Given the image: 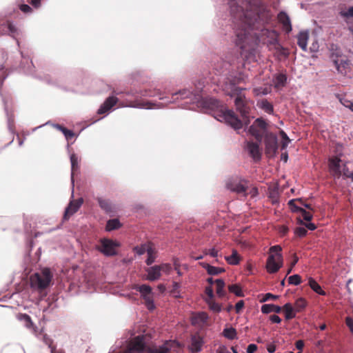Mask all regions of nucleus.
I'll return each mask as SVG.
<instances>
[{
    "mask_svg": "<svg viewBox=\"0 0 353 353\" xmlns=\"http://www.w3.org/2000/svg\"><path fill=\"white\" fill-rule=\"evenodd\" d=\"M243 88L233 86L231 92L229 94L231 97H234V103L236 110L241 113L243 118L241 121L234 114L232 110H227L221 108L220 110V114L215 117V118L221 121H224L227 124L230 125L234 130L241 129L243 127V122L245 125L250 123L248 119V113L250 107L248 105L249 101L246 99L245 95L242 93Z\"/></svg>",
    "mask_w": 353,
    "mask_h": 353,
    "instance_id": "nucleus-1",
    "label": "nucleus"
},
{
    "mask_svg": "<svg viewBox=\"0 0 353 353\" xmlns=\"http://www.w3.org/2000/svg\"><path fill=\"white\" fill-rule=\"evenodd\" d=\"M231 10L234 18H239L240 21L241 30H236V45L242 50V52L253 50L257 44V41L251 34L250 30L254 21L257 19L258 15L252 11H244L239 8H236V12H234L233 6H231Z\"/></svg>",
    "mask_w": 353,
    "mask_h": 353,
    "instance_id": "nucleus-2",
    "label": "nucleus"
},
{
    "mask_svg": "<svg viewBox=\"0 0 353 353\" xmlns=\"http://www.w3.org/2000/svg\"><path fill=\"white\" fill-rule=\"evenodd\" d=\"M179 97L181 99H190L192 103L196 102L199 106L202 107L205 110H214L220 107V102L216 99L212 98L200 99L199 95L194 94L188 90H183L172 95L174 99H178Z\"/></svg>",
    "mask_w": 353,
    "mask_h": 353,
    "instance_id": "nucleus-3",
    "label": "nucleus"
},
{
    "mask_svg": "<svg viewBox=\"0 0 353 353\" xmlns=\"http://www.w3.org/2000/svg\"><path fill=\"white\" fill-rule=\"evenodd\" d=\"M281 251L282 248L279 245L270 248L265 265L266 270L268 273H276L283 267V258Z\"/></svg>",
    "mask_w": 353,
    "mask_h": 353,
    "instance_id": "nucleus-4",
    "label": "nucleus"
},
{
    "mask_svg": "<svg viewBox=\"0 0 353 353\" xmlns=\"http://www.w3.org/2000/svg\"><path fill=\"white\" fill-rule=\"evenodd\" d=\"M52 277L50 269L45 268L40 272L31 275L30 278L31 287L37 290H43L49 285Z\"/></svg>",
    "mask_w": 353,
    "mask_h": 353,
    "instance_id": "nucleus-5",
    "label": "nucleus"
},
{
    "mask_svg": "<svg viewBox=\"0 0 353 353\" xmlns=\"http://www.w3.org/2000/svg\"><path fill=\"white\" fill-rule=\"evenodd\" d=\"M330 59L333 61L337 71L342 74H345L349 69V61L345 56H343L341 52L336 49H332L330 54Z\"/></svg>",
    "mask_w": 353,
    "mask_h": 353,
    "instance_id": "nucleus-6",
    "label": "nucleus"
},
{
    "mask_svg": "<svg viewBox=\"0 0 353 353\" xmlns=\"http://www.w3.org/2000/svg\"><path fill=\"white\" fill-rule=\"evenodd\" d=\"M172 266L170 263H162L159 265H154L146 269L147 277L146 279L149 281L158 280L161 274L168 275L172 272Z\"/></svg>",
    "mask_w": 353,
    "mask_h": 353,
    "instance_id": "nucleus-7",
    "label": "nucleus"
},
{
    "mask_svg": "<svg viewBox=\"0 0 353 353\" xmlns=\"http://www.w3.org/2000/svg\"><path fill=\"white\" fill-rule=\"evenodd\" d=\"M133 288L140 292L141 297L144 299L147 308L150 310H154L155 305L151 287L148 285H135Z\"/></svg>",
    "mask_w": 353,
    "mask_h": 353,
    "instance_id": "nucleus-8",
    "label": "nucleus"
},
{
    "mask_svg": "<svg viewBox=\"0 0 353 353\" xmlns=\"http://www.w3.org/2000/svg\"><path fill=\"white\" fill-rule=\"evenodd\" d=\"M183 345L175 340L166 341L161 346L151 350L152 353H170L180 352L183 349Z\"/></svg>",
    "mask_w": 353,
    "mask_h": 353,
    "instance_id": "nucleus-9",
    "label": "nucleus"
},
{
    "mask_svg": "<svg viewBox=\"0 0 353 353\" xmlns=\"http://www.w3.org/2000/svg\"><path fill=\"white\" fill-rule=\"evenodd\" d=\"M265 128V122L261 119H257L249 128L248 133L253 136L259 142H261L263 132Z\"/></svg>",
    "mask_w": 353,
    "mask_h": 353,
    "instance_id": "nucleus-10",
    "label": "nucleus"
},
{
    "mask_svg": "<svg viewBox=\"0 0 353 353\" xmlns=\"http://www.w3.org/2000/svg\"><path fill=\"white\" fill-rule=\"evenodd\" d=\"M119 246L120 244L119 242L104 239L101 240V247L99 250L105 256H114L117 254L116 248Z\"/></svg>",
    "mask_w": 353,
    "mask_h": 353,
    "instance_id": "nucleus-11",
    "label": "nucleus"
},
{
    "mask_svg": "<svg viewBox=\"0 0 353 353\" xmlns=\"http://www.w3.org/2000/svg\"><path fill=\"white\" fill-rule=\"evenodd\" d=\"M226 187L230 191L236 193H243L246 191V181L238 177L229 179L226 183Z\"/></svg>",
    "mask_w": 353,
    "mask_h": 353,
    "instance_id": "nucleus-12",
    "label": "nucleus"
},
{
    "mask_svg": "<svg viewBox=\"0 0 353 353\" xmlns=\"http://www.w3.org/2000/svg\"><path fill=\"white\" fill-rule=\"evenodd\" d=\"M204 343V339L202 336L197 333L192 334L190 337L188 349L191 353L200 352L203 350Z\"/></svg>",
    "mask_w": 353,
    "mask_h": 353,
    "instance_id": "nucleus-13",
    "label": "nucleus"
},
{
    "mask_svg": "<svg viewBox=\"0 0 353 353\" xmlns=\"http://www.w3.org/2000/svg\"><path fill=\"white\" fill-rule=\"evenodd\" d=\"M265 153L270 157L276 154L277 150V137L272 133H269L265 137Z\"/></svg>",
    "mask_w": 353,
    "mask_h": 353,
    "instance_id": "nucleus-14",
    "label": "nucleus"
},
{
    "mask_svg": "<svg viewBox=\"0 0 353 353\" xmlns=\"http://www.w3.org/2000/svg\"><path fill=\"white\" fill-rule=\"evenodd\" d=\"M260 143L252 141H247L245 145V149L250 155V157L255 161H259L261 157V150L260 148Z\"/></svg>",
    "mask_w": 353,
    "mask_h": 353,
    "instance_id": "nucleus-15",
    "label": "nucleus"
},
{
    "mask_svg": "<svg viewBox=\"0 0 353 353\" xmlns=\"http://www.w3.org/2000/svg\"><path fill=\"white\" fill-rule=\"evenodd\" d=\"M341 161L339 157H333L329 159V170L335 179H339L342 175Z\"/></svg>",
    "mask_w": 353,
    "mask_h": 353,
    "instance_id": "nucleus-16",
    "label": "nucleus"
},
{
    "mask_svg": "<svg viewBox=\"0 0 353 353\" xmlns=\"http://www.w3.org/2000/svg\"><path fill=\"white\" fill-rule=\"evenodd\" d=\"M130 350L136 352H143L145 350V336L139 335L136 336L130 343Z\"/></svg>",
    "mask_w": 353,
    "mask_h": 353,
    "instance_id": "nucleus-17",
    "label": "nucleus"
},
{
    "mask_svg": "<svg viewBox=\"0 0 353 353\" xmlns=\"http://www.w3.org/2000/svg\"><path fill=\"white\" fill-rule=\"evenodd\" d=\"M83 203V199H79L76 201H71L64 214V219H68L71 215L75 213Z\"/></svg>",
    "mask_w": 353,
    "mask_h": 353,
    "instance_id": "nucleus-18",
    "label": "nucleus"
},
{
    "mask_svg": "<svg viewBox=\"0 0 353 353\" xmlns=\"http://www.w3.org/2000/svg\"><path fill=\"white\" fill-rule=\"evenodd\" d=\"M118 99L115 97H108L104 103L100 106L99 108L97 113L99 114L106 113L108 112L116 103H117Z\"/></svg>",
    "mask_w": 353,
    "mask_h": 353,
    "instance_id": "nucleus-19",
    "label": "nucleus"
},
{
    "mask_svg": "<svg viewBox=\"0 0 353 353\" xmlns=\"http://www.w3.org/2000/svg\"><path fill=\"white\" fill-rule=\"evenodd\" d=\"M340 16L343 19L345 22L349 26V29L352 30L353 25V6L342 10L340 12Z\"/></svg>",
    "mask_w": 353,
    "mask_h": 353,
    "instance_id": "nucleus-20",
    "label": "nucleus"
},
{
    "mask_svg": "<svg viewBox=\"0 0 353 353\" xmlns=\"http://www.w3.org/2000/svg\"><path fill=\"white\" fill-rule=\"evenodd\" d=\"M208 315L205 312H200L194 314L192 316V323L193 325H202L205 324L208 320Z\"/></svg>",
    "mask_w": 353,
    "mask_h": 353,
    "instance_id": "nucleus-21",
    "label": "nucleus"
},
{
    "mask_svg": "<svg viewBox=\"0 0 353 353\" xmlns=\"http://www.w3.org/2000/svg\"><path fill=\"white\" fill-rule=\"evenodd\" d=\"M278 20L281 23H282L283 28L286 32H290L292 30L290 19L285 12H281L278 14Z\"/></svg>",
    "mask_w": 353,
    "mask_h": 353,
    "instance_id": "nucleus-22",
    "label": "nucleus"
},
{
    "mask_svg": "<svg viewBox=\"0 0 353 353\" xmlns=\"http://www.w3.org/2000/svg\"><path fill=\"white\" fill-rule=\"evenodd\" d=\"M308 39L309 32L307 30L300 32L297 36V43L303 51H307Z\"/></svg>",
    "mask_w": 353,
    "mask_h": 353,
    "instance_id": "nucleus-23",
    "label": "nucleus"
},
{
    "mask_svg": "<svg viewBox=\"0 0 353 353\" xmlns=\"http://www.w3.org/2000/svg\"><path fill=\"white\" fill-rule=\"evenodd\" d=\"M199 265L205 268L210 275H218L223 272L225 269L219 267L212 266L206 262H200Z\"/></svg>",
    "mask_w": 353,
    "mask_h": 353,
    "instance_id": "nucleus-24",
    "label": "nucleus"
},
{
    "mask_svg": "<svg viewBox=\"0 0 353 353\" xmlns=\"http://www.w3.org/2000/svg\"><path fill=\"white\" fill-rule=\"evenodd\" d=\"M220 248L213 247L204 249L203 252L204 255H209L211 257L214 258V261L219 263V258L222 256V254L220 253Z\"/></svg>",
    "mask_w": 353,
    "mask_h": 353,
    "instance_id": "nucleus-25",
    "label": "nucleus"
},
{
    "mask_svg": "<svg viewBox=\"0 0 353 353\" xmlns=\"http://www.w3.org/2000/svg\"><path fill=\"white\" fill-rule=\"evenodd\" d=\"M225 260L227 263L231 265H236L239 263L241 261V256H239L238 252L236 250H232V254L230 256H225Z\"/></svg>",
    "mask_w": 353,
    "mask_h": 353,
    "instance_id": "nucleus-26",
    "label": "nucleus"
},
{
    "mask_svg": "<svg viewBox=\"0 0 353 353\" xmlns=\"http://www.w3.org/2000/svg\"><path fill=\"white\" fill-rule=\"evenodd\" d=\"M283 310L285 313V317L287 320L292 319L296 316V312H297L291 303H285L283 307Z\"/></svg>",
    "mask_w": 353,
    "mask_h": 353,
    "instance_id": "nucleus-27",
    "label": "nucleus"
},
{
    "mask_svg": "<svg viewBox=\"0 0 353 353\" xmlns=\"http://www.w3.org/2000/svg\"><path fill=\"white\" fill-rule=\"evenodd\" d=\"M70 163H71V180L72 186L74 185V173L79 170V159L75 154L70 155Z\"/></svg>",
    "mask_w": 353,
    "mask_h": 353,
    "instance_id": "nucleus-28",
    "label": "nucleus"
},
{
    "mask_svg": "<svg viewBox=\"0 0 353 353\" xmlns=\"http://www.w3.org/2000/svg\"><path fill=\"white\" fill-rule=\"evenodd\" d=\"M281 309L280 306L274 304H264L261 306V312L263 314H269L271 312L278 314L281 312Z\"/></svg>",
    "mask_w": 353,
    "mask_h": 353,
    "instance_id": "nucleus-29",
    "label": "nucleus"
},
{
    "mask_svg": "<svg viewBox=\"0 0 353 353\" xmlns=\"http://www.w3.org/2000/svg\"><path fill=\"white\" fill-rule=\"evenodd\" d=\"M205 301L212 312L214 313H219L222 310V305L216 302L214 298L211 299H205Z\"/></svg>",
    "mask_w": 353,
    "mask_h": 353,
    "instance_id": "nucleus-30",
    "label": "nucleus"
},
{
    "mask_svg": "<svg viewBox=\"0 0 353 353\" xmlns=\"http://www.w3.org/2000/svg\"><path fill=\"white\" fill-rule=\"evenodd\" d=\"M216 293L219 298H223L225 296V291L224 290L225 283L222 279H216Z\"/></svg>",
    "mask_w": 353,
    "mask_h": 353,
    "instance_id": "nucleus-31",
    "label": "nucleus"
},
{
    "mask_svg": "<svg viewBox=\"0 0 353 353\" xmlns=\"http://www.w3.org/2000/svg\"><path fill=\"white\" fill-rule=\"evenodd\" d=\"M308 285L316 293L320 295H325V291L321 289L320 285L311 277L308 279Z\"/></svg>",
    "mask_w": 353,
    "mask_h": 353,
    "instance_id": "nucleus-32",
    "label": "nucleus"
},
{
    "mask_svg": "<svg viewBox=\"0 0 353 353\" xmlns=\"http://www.w3.org/2000/svg\"><path fill=\"white\" fill-rule=\"evenodd\" d=\"M125 106L137 108H144V109L154 108L153 105L148 101H147V102H139V101L132 102L129 104L125 105Z\"/></svg>",
    "mask_w": 353,
    "mask_h": 353,
    "instance_id": "nucleus-33",
    "label": "nucleus"
},
{
    "mask_svg": "<svg viewBox=\"0 0 353 353\" xmlns=\"http://www.w3.org/2000/svg\"><path fill=\"white\" fill-rule=\"evenodd\" d=\"M223 335L228 339L233 340L236 339L237 332L236 329L232 327H225L223 330Z\"/></svg>",
    "mask_w": 353,
    "mask_h": 353,
    "instance_id": "nucleus-34",
    "label": "nucleus"
},
{
    "mask_svg": "<svg viewBox=\"0 0 353 353\" xmlns=\"http://www.w3.org/2000/svg\"><path fill=\"white\" fill-rule=\"evenodd\" d=\"M258 106L268 114H272L273 112V106L267 100H262L259 102Z\"/></svg>",
    "mask_w": 353,
    "mask_h": 353,
    "instance_id": "nucleus-35",
    "label": "nucleus"
},
{
    "mask_svg": "<svg viewBox=\"0 0 353 353\" xmlns=\"http://www.w3.org/2000/svg\"><path fill=\"white\" fill-rule=\"evenodd\" d=\"M147 256L146 263L151 265L154 262L157 256L155 250L151 246L147 248Z\"/></svg>",
    "mask_w": 353,
    "mask_h": 353,
    "instance_id": "nucleus-36",
    "label": "nucleus"
},
{
    "mask_svg": "<svg viewBox=\"0 0 353 353\" xmlns=\"http://www.w3.org/2000/svg\"><path fill=\"white\" fill-rule=\"evenodd\" d=\"M98 201L100 207L107 212H112V206L111 203L108 201L103 199H98Z\"/></svg>",
    "mask_w": 353,
    "mask_h": 353,
    "instance_id": "nucleus-37",
    "label": "nucleus"
},
{
    "mask_svg": "<svg viewBox=\"0 0 353 353\" xmlns=\"http://www.w3.org/2000/svg\"><path fill=\"white\" fill-rule=\"evenodd\" d=\"M230 292L234 294L237 296H243L244 294L242 292L241 288L237 284H233L228 286Z\"/></svg>",
    "mask_w": 353,
    "mask_h": 353,
    "instance_id": "nucleus-38",
    "label": "nucleus"
},
{
    "mask_svg": "<svg viewBox=\"0 0 353 353\" xmlns=\"http://www.w3.org/2000/svg\"><path fill=\"white\" fill-rule=\"evenodd\" d=\"M120 222L119 221L118 219H111V220H109L108 222H107V224H106V230L107 231H111V230H115V229H117L120 227Z\"/></svg>",
    "mask_w": 353,
    "mask_h": 353,
    "instance_id": "nucleus-39",
    "label": "nucleus"
},
{
    "mask_svg": "<svg viewBox=\"0 0 353 353\" xmlns=\"http://www.w3.org/2000/svg\"><path fill=\"white\" fill-rule=\"evenodd\" d=\"M306 305H307V302L305 299L299 298L296 301L294 307L297 312H299L302 311L306 307Z\"/></svg>",
    "mask_w": 353,
    "mask_h": 353,
    "instance_id": "nucleus-40",
    "label": "nucleus"
},
{
    "mask_svg": "<svg viewBox=\"0 0 353 353\" xmlns=\"http://www.w3.org/2000/svg\"><path fill=\"white\" fill-rule=\"evenodd\" d=\"M280 135L281 137V150H285L291 142V140L283 130L280 131Z\"/></svg>",
    "mask_w": 353,
    "mask_h": 353,
    "instance_id": "nucleus-41",
    "label": "nucleus"
},
{
    "mask_svg": "<svg viewBox=\"0 0 353 353\" xmlns=\"http://www.w3.org/2000/svg\"><path fill=\"white\" fill-rule=\"evenodd\" d=\"M287 77L283 74H278L275 78L274 84L276 87L283 86L286 82Z\"/></svg>",
    "mask_w": 353,
    "mask_h": 353,
    "instance_id": "nucleus-42",
    "label": "nucleus"
},
{
    "mask_svg": "<svg viewBox=\"0 0 353 353\" xmlns=\"http://www.w3.org/2000/svg\"><path fill=\"white\" fill-rule=\"evenodd\" d=\"M19 319L21 321H23L26 327H27L28 328H30L32 327V322L31 321L30 317L28 314H20L19 316Z\"/></svg>",
    "mask_w": 353,
    "mask_h": 353,
    "instance_id": "nucleus-43",
    "label": "nucleus"
},
{
    "mask_svg": "<svg viewBox=\"0 0 353 353\" xmlns=\"http://www.w3.org/2000/svg\"><path fill=\"white\" fill-rule=\"evenodd\" d=\"M288 282L290 285H298L301 283V278L299 274H294L289 276Z\"/></svg>",
    "mask_w": 353,
    "mask_h": 353,
    "instance_id": "nucleus-44",
    "label": "nucleus"
},
{
    "mask_svg": "<svg viewBox=\"0 0 353 353\" xmlns=\"http://www.w3.org/2000/svg\"><path fill=\"white\" fill-rule=\"evenodd\" d=\"M180 288L181 285L179 283L174 281L172 283V289L171 293L174 297H180Z\"/></svg>",
    "mask_w": 353,
    "mask_h": 353,
    "instance_id": "nucleus-45",
    "label": "nucleus"
},
{
    "mask_svg": "<svg viewBox=\"0 0 353 353\" xmlns=\"http://www.w3.org/2000/svg\"><path fill=\"white\" fill-rule=\"evenodd\" d=\"M340 102L343 106L353 112V101L349 100L346 97H343L340 99Z\"/></svg>",
    "mask_w": 353,
    "mask_h": 353,
    "instance_id": "nucleus-46",
    "label": "nucleus"
},
{
    "mask_svg": "<svg viewBox=\"0 0 353 353\" xmlns=\"http://www.w3.org/2000/svg\"><path fill=\"white\" fill-rule=\"evenodd\" d=\"M55 127L60 130L68 139L72 138L74 136V134L71 130H67L66 128L61 127L59 125H56Z\"/></svg>",
    "mask_w": 353,
    "mask_h": 353,
    "instance_id": "nucleus-47",
    "label": "nucleus"
},
{
    "mask_svg": "<svg viewBox=\"0 0 353 353\" xmlns=\"http://www.w3.org/2000/svg\"><path fill=\"white\" fill-rule=\"evenodd\" d=\"M150 247V245H141V246L136 247L134 250L139 255H142L145 252L147 253V248Z\"/></svg>",
    "mask_w": 353,
    "mask_h": 353,
    "instance_id": "nucleus-48",
    "label": "nucleus"
},
{
    "mask_svg": "<svg viewBox=\"0 0 353 353\" xmlns=\"http://www.w3.org/2000/svg\"><path fill=\"white\" fill-rule=\"evenodd\" d=\"M298 261H299V257L295 254H293V256H292V262L290 263V267L288 268V270L287 271V274H289L291 273V272L293 270V268L298 263Z\"/></svg>",
    "mask_w": 353,
    "mask_h": 353,
    "instance_id": "nucleus-49",
    "label": "nucleus"
},
{
    "mask_svg": "<svg viewBox=\"0 0 353 353\" xmlns=\"http://www.w3.org/2000/svg\"><path fill=\"white\" fill-rule=\"evenodd\" d=\"M307 230L304 227H299L295 230V234L300 237L305 236L307 234Z\"/></svg>",
    "mask_w": 353,
    "mask_h": 353,
    "instance_id": "nucleus-50",
    "label": "nucleus"
},
{
    "mask_svg": "<svg viewBox=\"0 0 353 353\" xmlns=\"http://www.w3.org/2000/svg\"><path fill=\"white\" fill-rule=\"evenodd\" d=\"M205 294L207 296L205 298V299H211L212 298H214V292H213V289H212L211 285L208 286V287L205 288Z\"/></svg>",
    "mask_w": 353,
    "mask_h": 353,
    "instance_id": "nucleus-51",
    "label": "nucleus"
},
{
    "mask_svg": "<svg viewBox=\"0 0 353 353\" xmlns=\"http://www.w3.org/2000/svg\"><path fill=\"white\" fill-rule=\"evenodd\" d=\"M253 92H254V94L256 96H259L261 94L266 95L270 92V88H262V92H259V88H254L253 90Z\"/></svg>",
    "mask_w": 353,
    "mask_h": 353,
    "instance_id": "nucleus-52",
    "label": "nucleus"
},
{
    "mask_svg": "<svg viewBox=\"0 0 353 353\" xmlns=\"http://www.w3.org/2000/svg\"><path fill=\"white\" fill-rule=\"evenodd\" d=\"M296 201V200L292 199V200L289 201V202H288V205L292 212H299L300 209H301V208H299L296 205V204H295Z\"/></svg>",
    "mask_w": 353,
    "mask_h": 353,
    "instance_id": "nucleus-53",
    "label": "nucleus"
},
{
    "mask_svg": "<svg viewBox=\"0 0 353 353\" xmlns=\"http://www.w3.org/2000/svg\"><path fill=\"white\" fill-rule=\"evenodd\" d=\"M244 301L243 300L239 301L235 305V311L236 313L239 314L241 312L243 308L244 307Z\"/></svg>",
    "mask_w": 353,
    "mask_h": 353,
    "instance_id": "nucleus-54",
    "label": "nucleus"
},
{
    "mask_svg": "<svg viewBox=\"0 0 353 353\" xmlns=\"http://www.w3.org/2000/svg\"><path fill=\"white\" fill-rule=\"evenodd\" d=\"M278 298V296L274 295L271 293H266L263 299L261 300V302H265L269 301L270 299H276Z\"/></svg>",
    "mask_w": 353,
    "mask_h": 353,
    "instance_id": "nucleus-55",
    "label": "nucleus"
},
{
    "mask_svg": "<svg viewBox=\"0 0 353 353\" xmlns=\"http://www.w3.org/2000/svg\"><path fill=\"white\" fill-rule=\"evenodd\" d=\"M299 212H301L302 213V216L305 221H309L312 219V214L310 212L305 211L304 209H303V208L300 209Z\"/></svg>",
    "mask_w": 353,
    "mask_h": 353,
    "instance_id": "nucleus-56",
    "label": "nucleus"
},
{
    "mask_svg": "<svg viewBox=\"0 0 353 353\" xmlns=\"http://www.w3.org/2000/svg\"><path fill=\"white\" fill-rule=\"evenodd\" d=\"M270 320L273 323H280L281 322V319L276 314L271 315L270 316Z\"/></svg>",
    "mask_w": 353,
    "mask_h": 353,
    "instance_id": "nucleus-57",
    "label": "nucleus"
},
{
    "mask_svg": "<svg viewBox=\"0 0 353 353\" xmlns=\"http://www.w3.org/2000/svg\"><path fill=\"white\" fill-rule=\"evenodd\" d=\"M346 325L350 328V331L353 333V319L350 317H347L346 320Z\"/></svg>",
    "mask_w": 353,
    "mask_h": 353,
    "instance_id": "nucleus-58",
    "label": "nucleus"
},
{
    "mask_svg": "<svg viewBox=\"0 0 353 353\" xmlns=\"http://www.w3.org/2000/svg\"><path fill=\"white\" fill-rule=\"evenodd\" d=\"M43 341L44 343L48 345V347L51 349L52 347H54L52 346V340L48 336L45 335L43 336Z\"/></svg>",
    "mask_w": 353,
    "mask_h": 353,
    "instance_id": "nucleus-59",
    "label": "nucleus"
},
{
    "mask_svg": "<svg viewBox=\"0 0 353 353\" xmlns=\"http://www.w3.org/2000/svg\"><path fill=\"white\" fill-rule=\"evenodd\" d=\"M216 352L217 353H231V352L228 350V348L225 345L220 346L217 349Z\"/></svg>",
    "mask_w": 353,
    "mask_h": 353,
    "instance_id": "nucleus-60",
    "label": "nucleus"
},
{
    "mask_svg": "<svg viewBox=\"0 0 353 353\" xmlns=\"http://www.w3.org/2000/svg\"><path fill=\"white\" fill-rule=\"evenodd\" d=\"M341 172H342V175H343L346 178H349L350 173H351V172H349L348 168H347V166L345 165H343V168H341Z\"/></svg>",
    "mask_w": 353,
    "mask_h": 353,
    "instance_id": "nucleus-61",
    "label": "nucleus"
},
{
    "mask_svg": "<svg viewBox=\"0 0 353 353\" xmlns=\"http://www.w3.org/2000/svg\"><path fill=\"white\" fill-rule=\"evenodd\" d=\"M257 350L255 344H250L247 347V353H254Z\"/></svg>",
    "mask_w": 353,
    "mask_h": 353,
    "instance_id": "nucleus-62",
    "label": "nucleus"
},
{
    "mask_svg": "<svg viewBox=\"0 0 353 353\" xmlns=\"http://www.w3.org/2000/svg\"><path fill=\"white\" fill-rule=\"evenodd\" d=\"M20 10L22 12L27 13L31 11V8L28 5L22 4L20 6Z\"/></svg>",
    "mask_w": 353,
    "mask_h": 353,
    "instance_id": "nucleus-63",
    "label": "nucleus"
},
{
    "mask_svg": "<svg viewBox=\"0 0 353 353\" xmlns=\"http://www.w3.org/2000/svg\"><path fill=\"white\" fill-rule=\"evenodd\" d=\"M267 350L270 353H274L276 351V346L274 344L270 343L268 345Z\"/></svg>",
    "mask_w": 353,
    "mask_h": 353,
    "instance_id": "nucleus-64",
    "label": "nucleus"
}]
</instances>
